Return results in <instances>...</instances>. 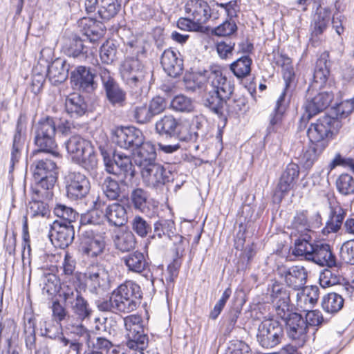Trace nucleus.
Instances as JSON below:
<instances>
[{
	"label": "nucleus",
	"mask_w": 354,
	"mask_h": 354,
	"mask_svg": "<svg viewBox=\"0 0 354 354\" xmlns=\"http://www.w3.org/2000/svg\"><path fill=\"white\" fill-rule=\"evenodd\" d=\"M234 84L227 79L219 66L212 67L207 74L203 105L219 118L227 120L224 105L229 116H236L246 111L247 98L234 93Z\"/></svg>",
	"instance_id": "obj_1"
},
{
	"label": "nucleus",
	"mask_w": 354,
	"mask_h": 354,
	"mask_svg": "<svg viewBox=\"0 0 354 354\" xmlns=\"http://www.w3.org/2000/svg\"><path fill=\"white\" fill-rule=\"evenodd\" d=\"M142 298L140 286L135 281L128 280L118 286L109 299L99 301L97 306L100 311L129 313L137 309Z\"/></svg>",
	"instance_id": "obj_2"
},
{
	"label": "nucleus",
	"mask_w": 354,
	"mask_h": 354,
	"mask_svg": "<svg viewBox=\"0 0 354 354\" xmlns=\"http://www.w3.org/2000/svg\"><path fill=\"white\" fill-rule=\"evenodd\" d=\"M56 124L53 118L46 116L40 118L34 127V144L35 154L44 153L46 156L59 158L58 146L56 141Z\"/></svg>",
	"instance_id": "obj_3"
},
{
	"label": "nucleus",
	"mask_w": 354,
	"mask_h": 354,
	"mask_svg": "<svg viewBox=\"0 0 354 354\" xmlns=\"http://www.w3.org/2000/svg\"><path fill=\"white\" fill-rule=\"evenodd\" d=\"M98 149L102 156L105 169L109 174L122 175L124 180H131L136 174L134 165L130 156L122 153H116L106 140L101 143H97Z\"/></svg>",
	"instance_id": "obj_4"
},
{
	"label": "nucleus",
	"mask_w": 354,
	"mask_h": 354,
	"mask_svg": "<svg viewBox=\"0 0 354 354\" xmlns=\"http://www.w3.org/2000/svg\"><path fill=\"white\" fill-rule=\"evenodd\" d=\"M119 70L122 80L130 87L142 88L153 77V71L138 57H126Z\"/></svg>",
	"instance_id": "obj_5"
},
{
	"label": "nucleus",
	"mask_w": 354,
	"mask_h": 354,
	"mask_svg": "<svg viewBox=\"0 0 354 354\" xmlns=\"http://www.w3.org/2000/svg\"><path fill=\"white\" fill-rule=\"evenodd\" d=\"M65 146L73 161L85 170L90 171L97 167V156L89 140L75 135L65 142Z\"/></svg>",
	"instance_id": "obj_6"
},
{
	"label": "nucleus",
	"mask_w": 354,
	"mask_h": 354,
	"mask_svg": "<svg viewBox=\"0 0 354 354\" xmlns=\"http://www.w3.org/2000/svg\"><path fill=\"white\" fill-rule=\"evenodd\" d=\"M342 127L341 121L335 117L324 115L312 123L307 131L311 143L324 145L326 148L330 139L337 133Z\"/></svg>",
	"instance_id": "obj_7"
},
{
	"label": "nucleus",
	"mask_w": 354,
	"mask_h": 354,
	"mask_svg": "<svg viewBox=\"0 0 354 354\" xmlns=\"http://www.w3.org/2000/svg\"><path fill=\"white\" fill-rule=\"evenodd\" d=\"M97 74L100 78L102 91L106 100L114 106L122 107L126 104L127 93L115 77L114 73L99 66Z\"/></svg>",
	"instance_id": "obj_8"
},
{
	"label": "nucleus",
	"mask_w": 354,
	"mask_h": 354,
	"mask_svg": "<svg viewBox=\"0 0 354 354\" xmlns=\"http://www.w3.org/2000/svg\"><path fill=\"white\" fill-rule=\"evenodd\" d=\"M127 347L137 351H143L148 345V337L144 333L142 320L140 316L130 315L124 319Z\"/></svg>",
	"instance_id": "obj_9"
},
{
	"label": "nucleus",
	"mask_w": 354,
	"mask_h": 354,
	"mask_svg": "<svg viewBox=\"0 0 354 354\" xmlns=\"http://www.w3.org/2000/svg\"><path fill=\"white\" fill-rule=\"evenodd\" d=\"M282 324L274 319L262 321L259 325L257 340L265 348H272L279 344L283 337Z\"/></svg>",
	"instance_id": "obj_10"
},
{
	"label": "nucleus",
	"mask_w": 354,
	"mask_h": 354,
	"mask_svg": "<svg viewBox=\"0 0 354 354\" xmlns=\"http://www.w3.org/2000/svg\"><path fill=\"white\" fill-rule=\"evenodd\" d=\"M283 78L285 82V88L276 102L273 111L270 115V123L268 127L269 133L274 131V126L281 123L286 111L284 104L285 97L287 93L292 91L295 86V75L292 66L283 68Z\"/></svg>",
	"instance_id": "obj_11"
},
{
	"label": "nucleus",
	"mask_w": 354,
	"mask_h": 354,
	"mask_svg": "<svg viewBox=\"0 0 354 354\" xmlns=\"http://www.w3.org/2000/svg\"><path fill=\"white\" fill-rule=\"evenodd\" d=\"M145 139L142 131L133 126L118 127L112 131L113 142L124 149L135 151Z\"/></svg>",
	"instance_id": "obj_12"
},
{
	"label": "nucleus",
	"mask_w": 354,
	"mask_h": 354,
	"mask_svg": "<svg viewBox=\"0 0 354 354\" xmlns=\"http://www.w3.org/2000/svg\"><path fill=\"white\" fill-rule=\"evenodd\" d=\"M66 196L71 201L85 198L91 189L88 177L80 172H69L64 178Z\"/></svg>",
	"instance_id": "obj_13"
},
{
	"label": "nucleus",
	"mask_w": 354,
	"mask_h": 354,
	"mask_svg": "<svg viewBox=\"0 0 354 354\" xmlns=\"http://www.w3.org/2000/svg\"><path fill=\"white\" fill-rule=\"evenodd\" d=\"M63 297L66 304L77 319L82 321L89 319L92 314V309L88 301L82 297L77 288L67 286L63 290Z\"/></svg>",
	"instance_id": "obj_14"
},
{
	"label": "nucleus",
	"mask_w": 354,
	"mask_h": 354,
	"mask_svg": "<svg viewBox=\"0 0 354 354\" xmlns=\"http://www.w3.org/2000/svg\"><path fill=\"white\" fill-rule=\"evenodd\" d=\"M316 91L308 87L303 107L308 119L324 111L331 103L334 95L332 92L322 91L314 95Z\"/></svg>",
	"instance_id": "obj_15"
},
{
	"label": "nucleus",
	"mask_w": 354,
	"mask_h": 354,
	"mask_svg": "<svg viewBox=\"0 0 354 354\" xmlns=\"http://www.w3.org/2000/svg\"><path fill=\"white\" fill-rule=\"evenodd\" d=\"M140 172L143 182L149 187L160 188L174 180V174L168 167L158 162Z\"/></svg>",
	"instance_id": "obj_16"
},
{
	"label": "nucleus",
	"mask_w": 354,
	"mask_h": 354,
	"mask_svg": "<svg viewBox=\"0 0 354 354\" xmlns=\"http://www.w3.org/2000/svg\"><path fill=\"white\" fill-rule=\"evenodd\" d=\"M96 73L91 67L85 66H77L71 73V81L75 88L86 93H93L97 88V82L95 80Z\"/></svg>",
	"instance_id": "obj_17"
},
{
	"label": "nucleus",
	"mask_w": 354,
	"mask_h": 354,
	"mask_svg": "<svg viewBox=\"0 0 354 354\" xmlns=\"http://www.w3.org/2000/svg\"><path fill=\"white\" fill-rule=\"evenodd\" d=\"M284 320L288 336L292 340L297 341L298 346H302L307 341V324L302 315L291 310L286 313Z\"/></svg>",
	"instance_id": "obj_18"
},
{
	"label": "nucleus",
	"mask_w": 354,
	"mask_h": 354,
	"mask_svg": "<svg viewBox=\"0 0 354 354\" xmlns=\"http://www.w3.org/2000/svg\"><path fill=\"white\" fill-rule=\"evenodd\" d=\"M26 115L21 112L17 120L15 131L12 139L9 173L12 172L15 165L19 162L21 153L24 149L26 139Z\"/></svg>",
	"instance_id": "obj_19"
},
{
	"label": "nucleus",
	"mask_w": 354,
	"mask_h": 354,
	"mask_svg": "<svg viewBox=\"0 0 354 354\" xmlns=\"http://www.w3.org/2000/svg\"><path fill=\"white\" fill-rule=\"evenodd\" d=\"M298 165L289 163L283 171L274 193V200L280 203L283 197L294 187L299 177Z\"/></svg>",
	"instance_id": "obj_20"
},
{
	"label": "nucleus",
	"mask_w": 354,
	"mask_h": 354,
	"mask_svg": "<svg viewBox=\"0 0 354 354\" xmlns=\"http://www.w3.org/2000/svg\"><path fill=\"white\" fill-rule=\"evenodd\" d=\"M278 275L283 279L286 285L294 290H301L307 282L308 272L301 266H286L278 269Z\"/></svg>",
	"instance_id": "obj_21"
},
{
	"label": "nucleus",
	"mask_w": 354,
	"mask_h": 354,
	"mask_svg": "<svg viewBox=\"0 0 354 354\" xmlns=\"http://www.w3.org/2000/svg\"><path fill=\"white\" fill-rule=\"evenodd\" d=\"M185 9L202 29L203 25L206 24L211 17L214 19L217 17L214 14V8L204 0H189L185 4Z\"/></svg>",
	"instance_id": "obj_22"
},
{
	"label": "nucleus",
	"mask_w": 354,
	"mask_h": 354,
	"mask_svg": "<svg viewBox=\"0 0 354 354\" xmlns=\"http://www.w3.org/2000/svg\"><path fill=\"white\" fill-rule=\"evenodd\" d=\"M49 236L54 244L64 249L71 245L74 240V227L72 224L54 221L50 225Z\"/></svg>",
	"instance_id": "obj_23"
},
{
	"label": "nucleus",
	"mask_w": 354,
	"mask_h": 354,
	"mask_svg": "<svg viewBox=\"0 0 354 354\" xmlns=\"http://www.w3.org/2000/svg\"><path fill=\"white\" fill-rule=\"evenodd\" d=\"M270 299L279 317H284L290 309V292L281 284L275 282L268 288Z\"/></svg>",
	"instance_id": "obj_24"
},
{
	"label": "nucleus",
	"mask_w": 354,
	"mask_h": 354,
	"mask_svg": "<svg viewBox=\"0 0 354 354\" xmlns=\"http://www.w3.org/2000/svg\"><path fill=\"white\" fill-rule=\"evenodd\" d=\"M203 120L196 116L191 121L180 120L176 133L174 138L185 142H196L199 137L198 131L203 127Z\"/></svg>",
	"instance_id": "obj_25"
},
{
	"label": "nucleus",
	"mask_w": 354,
	"mask_h": 354,
	"mask_svg": "<svg viewBox=\"0 0 354 354\" xmlns=\"http://www.w3.org/2000/svg\"><path fill=\"white\" fill-rule=\"evenodd\" d=\"M50 157L44 153L37 155L35 153H32L30 159L32 161L30 169L32 170L33 178L57 175V165L54 160L50 159Z\"/></svg>",
	"instance_id": "obj_26"
},
{
	"label": "nucleus",
	"mask_w": 354,
	"mask_h": 354,
	"mask_svg": "<svg viewBox=\"0 0 354 354\" xmlns=\"http://www.w3.org/2000/svg\"><path fill=\"white\" fill-rule=\"evenodd\" d=\"M346 215V210L340 205L330 204L328 219L321 232L324 236L337 233L342 228L344 220Z\"/></svg>",
	"instance_id": "obj_27"
},
{
	"label": "nucleus",
	"mask_w": 354,
	"mask_h": 354,
	"mask_svg": "<svg viewBox=\"0 0 354 354\" xmlns=\"http://www.w3.org/2000/svg\"><path fill=\"white\" fill-rule=\"evenodd\" d=\"M160 64L165 72L170 77H176L183 73V60L181 55L171 48L164 50Z\"/></svg>",
	"instance_id": "obj_28"
},
{
	"label": "nucleus",
	"mask_w": 354,
	"mask_h": 354,
	"mask_svg": "<svg viewBox=\"0 0 354 354\" xmlns=\"http://www.w3.org/2000/svg\"><path fill=\"white\" fill-rule=\"evenodd\" d=\"M85 277L89 286L96 291L97 288L106 290L109 288V272L101 266L92 265L87 268Z\"/></svg>",
	"instance_id": "obj_29"
},
{
	"label": "nucleus",
	"mask_w": 354,
	"mask_h": 354,
	"mask_svg": "<svg viewBox=\"0 0 354 354\" xmlns=\"http://www.w3.org/2000/svg\"><path fill=\"white\" fill-rule=\"evenodd\" d=\"M311 261L321 266L330 268L337 266V261L331 246L326 243L317 241L315 245Z\"/></svg>",
	"instance_id": "obj_30"
},
{
	"label": "nucleus",
	"mask_w": 354,
	"mask_h": 354,
	"mask_svg": "<svg viewBox=\"0 0 354 354\" xmlns=\"http://www.w3.org/2000/svg\"><path fill=\"white\" fill-rule=\"evenodd\" d=\"M79 27L82 34L86 37L91 42H95L104 34V24L96 18H83L79 22Z\"/></svg>",
	"instance_id": "obj_31"
},
{
	"label": "nucleus",
	"mask_w": 354,
	"mask_h": 354,
	"mask_svg": "<svg viewBox=\"0 0 354 354\" xmlns=\"http://www.w3.org/2000/svg\"><path fill=\"white\" fill-rule=\"evenodd\" d=\"M134 162L140 171L156 163V151L154 145L150 142H145L136 149Z\"/></svg>",
	"instance_id": "obj_32"
},
{
	"label": "nucleus",
	"mask_w": 354,
	"mask_h": 354,
	"mask_svg": "<svg viewBox=\"0 0 354 354\" xmlns=\"http://www.w3.org/2000/svg\"><path fill=\"white\" fill-rule=\"evenodd\" d=\"M69 69L70 66L66 60L57 58L48 66L46 76L52 84L57 85L67 79Z\"/></svg>",
	"instance_id": "obj_33"
},
{
	"label": "nucleus",
	"mask_w": 354,
	"mask_h": 354,
	"mask_svg": "<svg viewBox=\"0 0 354 354\" xmlns=\"http://www.w3.org/2000/svg\"><path fill=\"white\" fill-rule=\"evenodd\" d=\"M64 54L68 57L77 59L80 62L86 61L92 52L80 37H74L68 44L63 47Z\"/></svg>",
	"instance_id": "obj_34"
},
{
	"label": "nucleus",
	"mask_w": 354,
	"mask_h": 354,
	"mask_svg": "<svg viewBox=\"0 0 354 354\" xmlns=\"http://www.w3.org/2000/svg\"><path fill=\"white\" fill-rule=\"evenodd\" d=\"M35 185L32 186V194L43 197L46 200H50L53 196V188L57 180L56 176H45L44 177L33 178Z\"/></svg>",
	"instance_id": "obj_35"
},
{
	"label": "nucleus",
	"mask_w": 354,
	"mask_h": 354,
	"mask_svg": "<svg viewBox=\"0 0 354 354\" xmlns=\"http://www.w3.org/2000/svg\"><path fill=\"white\" fill-rule=\"evenodd\" d=\"M88 108V103L80 94H71L66 98L65 110L72 118L77 119L83 116L87 113Z\"/></svg>",
	"instance_id": "obj_36"
},
{
	"label": "nucleus",
	"mask_w": 354,
	"mask_h": 354,
	"mask_svg": "<svg viewBox=\"0 0 354 354\" xmlns=\"http://www.w3.org/2000/svg\"><path fill=\"white\" fill-rule=\"evenodd\" d=\"M104 216L111 226L122 227L128 221L127 209L119 203L109 205L105 209Z\"/></svg>",
	"instance_id": "obj_37"
},
{
	"label": "nucleus",
	"mask_w": 354,
	"mask_h": 354,
	"mask_svg": "<svg viewBox=\"0 0 354 354\" xmlns=\"http://www.w3.org/2000/svg\"><path fill=\"white\" fill-rule=\"evenodd\" d=\"M122 261L129 272L137 274H141L149 267L147 256L140 251H135L124 256Z\"/></svg>",
	"instance_id": "obj_38"
},
{
	"label": "nucleus",
	"mask_w": 354,
	"mask_h": 354,
	"mask_svg": "<svg viewBox=\"0 0 354 354\" xmlns=\"http://www.w3.org/2000/svg\"><path fill=\"white\" fill-rule=\"evenodd\" d=\"M331 10L325 7L324 10L315 11L310 23V32L313 37H319L328 28L330 20Z\"/></svg>",
	"instance_id": "obj_39"
},
{
	"label": "nucleus",
	"mask_w": 354,
	"mask_h": 354,
	"mask_svg": "<svg viewBox=\"0 0 354 354\" xmlns=\"http://www.w3.org/2000/svg\"><path fill=\"white\" fill-rule=\"evenodd\" d=\"M180 120L172 115H165L156 121L155 131L162 138H174Z\"/></svg>",
	"instance_id": "obj_40"
},
{
	"label": "nucleus",
	"mask_w": 354,
	"mask_h": 354,
	"mask_svg": "<svg viewBox=\"0 0 354 354\" xmlns=\"http://www.w3.org/2000/svg\"><path fill=\"white\" fill-rule=\"evenodd\" d=\"M315 243L316 241H313L310 235L304 234L295 241L292 254L311 261Z\"/></svg>",
	"instance_id": "obj_41"
},
{
	"label": "nucleus",
	"mask_w": 354,
	"mask_h": 354,
	"mask_svg": "<svg viewBox=\"0 0 354 354\" xmlns=\"http://www.w3.org/2000/svg\"><path fill=\"white\" fill-rule=\"evenodd\" d=\"M330 74V70L325 58H319L316 63L313 73V81L309 86L313 89L319 90L324 86Z\"/></svg>",
	"instance_id": "obj_42"
},
{
	"label": "nucleus",
	"mask_w": 354,
	"mask_h": 354,
	"mask_svg": "<svg viewBox=\"0 0 354 354\" xmlns=\"http://www.w3.org/2000/svg\"><path fill=\"white\" fill-rule=\"evenodd\" d=\"M104 195L110 201H118L122 190L119 182L110 176H105L100 178L99 181Z\"/></svg>",
	"instance_id": "obj_43"
},
{
	"label": "nucleus",
	"mask_w": 354,
	"mask_h": 354,
	"mask_svg": "<svg viewBox=\"0 0 354 354\" xmlns=\"http://www.w3.org/2000/svg\"><path fill=\"white\" fill-rule=\"evenodd\" d=\"M113 242L116 249L122 252H130L135 248L136 238L129 230H120L115 236Z\"/></svg>",
	"instance_id": "obj_44"
},
{
	"label": "nucleus",
	"mask_w": 354,
	"mask_h": 354,
	"mask_svg": "<svg viewBox=\"0 0 354 354\" xmlns=\"http://www.w3.org/2000/svg\"><path fill=\"white\" fill-rule=\"evenodd\" d=\"M149 194L145 189L137 187L131 190L129 202L134 209L146 213L149 209Z\"/></svg>",
	"instance_id": "obj_45"
},
{
	"label": "nucleus",
	"mask_w": 354,
	"mask_h": 354,
	"mask_svg": "<svg viewBox=\"0 0 354 354\" xmlns=\"http://www.w3.org/2000/svg\"><path fill=\"white\" fill-rule=\"evenodd\" d=\"M100 10H97L98 18L109 20L117 15L121 10L122 0H99Z\"/></svg>",
	"instance_id": "obj_46"
},
{
	"label": "nucleus",
	"mask_w": 354,
	"mask_h": 354,
	"mask_svg": "<svg viewBox=\"0 0 354 354\" xmlns=\"http://www.w3.org/2000/svg\"><path fill=\"white\" fill-rule=\"evenodd\" d=\"M252 59L248 55H243L230 65V69L234 76L242 80L251 73V66Z\"/></svg>",
	"instance_id": "obj_47"
},
{
	"label": "nucleus",
	"mask_w": 354,
	"mask_h": 354,
	"mask_svg": "<svg viewBox=\"0 0 354 354\" xmlns=\"http://www.w3.org/2000/svg\"><path fill=\"white\" fill-rule=\"evenodd\" d=\"M153 230L149 235V239H162L163 236L170 237L175 230V223L172 220L160 219L153 223Z\"/></svg>",
	"instance_id": "obj_48"
},
{
	"label": "nucleus",
	"mask_w": 354,
	"mask_h": 354,
	"mask_svg": "<svg viewBox=\"0 0 354 354\" xmlns=\"http://www.w3.org/2000/svg\"><path fill=\"white\" fill-rule=\"evenodd\" d=\"M54 214L60 218L55 221L62 222L66 224H72L79 217V214L71 207L62 203H57L53 209Z\"/></svg>",
	"instance_id": "obj_49"
},
{
	"label": "nucleus",
	"mask_w": 354,
	"mask_h": 354,
	"mask_svg": "<svg viewBox=\"0 0 354 354\" xmlns=\"http://www.w3.org/2000/svg\"><path fill=\"white\" fill-rule=\"evenodd\" d=\"M344 301L342 295L335 292H330L323 297L322 306L326 312L334 314L343 308Z\"/></svg>",
	"instance_id": "obj_50"
},
{
	"label": "nucleus",
	"mask_w": 354,
	"mask_h": 354,
	"mask_svg": "<svg viewBox=\"0 0 354 354\" xmlns=\"http://www.w3.org/2000/svg\"><path fill=\"white\" fill-rule=\"evenodd\" d=\"M324 149V145L312 143L301 157L303 167L306 169H310Z\"/></svg>",
	"instance_id": "obj_51"
},
{
	"label": "nucleus",
	"mask_w": 354,
	"mask_h": 354,
	"mask_svg": "<svg viewBox=\"0 0 354 354\" xmlns=\"http://www.w3.org/2000/svg\"><path fill=\"white\" fill-rule=\"evenodd\" d=\"M132 232L141 238H145L152 233V225L139 215L135 216L131 221Z\"/></svg>",
	"instance_id": "obj_52"
},
{
	"label": "nucleus",
	"mask_w": 354,
	"mask_h": 354,
	"mask_svg": "<svg viewBox=\"0 0 354 354\" xmlns=\"http://www.w3.org/2000/svg\"><path fill=\"white\" fill-rule=\"evenodd\" d=\"M100 57L102 63L111 64L117 59V47L113 41H106L100 49Z\"/></svg>",
	"instance_id": "obj_53"
},
{
	"label": "nucleus",
	"mask_w": 354,
	"mask_h": 354,
	"mask_svg": "<svg viewBox=\"0 0 354 354\" xmlns=\"http://www.w3.org/2000/svg\"><path fill=\"white\" fill-rule=\"evenodd\" d=\"M132 117L135 122L140 124H149L153 119L147 104L134 106L132 110Z\"/></svg>",
	"instance_id": "obj_54"
},
{
	"label": "nucleus",
	"mask_w": 354,
	"mask_h": 354,
	"mask_svg": "<svg viewBox=\"0 0 354 354\" xmlns=\"http://www.w3.org/2000/svg\"><path fill=\"white\" fill-rule=\"evenodd\" d=\"M336 187L344 196L354 194V178L348 174H341L336 180Z\"/></svg>",
	"instance_id": "obj_55"
},
{
	"label": "nucleus",
	"mask_w": 354,
	"mask_h": 354,
	"mask_svg": "<svg viewBox=\"0 0 354 354\" xmlns=\"http://www.w3.org/2000/svg\"><path fill=\"white\" fill-rule=\"evenodd\" d=\"M170 105L174 111L178 112L189 113L194 108L192 100L183 95L174 97Z\"/></svg>",
	"instance_id": "obj_56"
},
{
	"label": "nucleus",
	"mask_w": 354,
	"mask_h": 354,
	"mask_svg": "<svg viewBox=\"0 0 354 354\" xmlns=\"http://www.w3.org/2000/svg\"><path fill=\"white\" fill-rule=\"evenodd\" d=\"M43 197L32 194L30 202V212L33 217L47 216L49 213L48 206L41 200Z\"/></svg>",
	"instance_id": "obj_57"
},
{
	"label": "nucleus",
	"mask_w": 354,
	"mask_h": 354,
	"mask_svg": "<svg viewBox=\"0 0 354 354\" xmlns=\"http://www.w3.org/2000/svg\"><path fill=\"white\" fill-rule=\"evenodd\" d=\"M104 213L99 209H93L81 215L80 225L82 227L93 225H97L103 223Z\"/></svg>",
	"instance_id": "obj_58"
},
{
	"label": "nucleus",
	"mask_w": 354,
	"mask_h": 354,
	"mask_svg": "<svg viewBox=\"0 0 354 354\" xmlns=\"http://www.w3.org/2000/svg\"><path fill=\"white\" fill-rule=\"evenodd\" d=\"M337 272V270L334 272L331 269H324L319 275L320 286L326 288L339 283L342 277Z\"/></svg>",
	"instance_id": "obj_59"
},
{
	"label": "nucleus",
	"mask_w": 354,
	"mask_h": 354,
	"mask_svg": "<svg viewBox=\"0 0 354 354\" xmlns=\"http://www.w3.org/2000/svg\"><path fill=\"white\" fill-rule=\"evenodd\" d=\"M237 26L234 20L227 19L221 24L214 28L212 32L217 36L228 37L232 36L237 32Z\"/></svg>",
	"instance_id": "obj_60"
},
{
	"label": "nucleus",
	"mask_w": 354,
	"mask_h": 354,
	"mask_svg": "<svg viewBox=\"0 0 354 354\" xmlns=\"http://www.w3.org/2000/svg\"><path fill=\"white\" fill-rule=\"evenodd\" d=\"M25 342L27 348L32 351L36 348L35 324L32 318L24 324Z\"/></svg>",
	"instance_id": "obj_61"
},
{
	"label": "nucleus",
	"mask_w": 354,
	"mask_h": 354,
	"mask_svg": "<svg viewBox=\"0 0 354 354\" xmlns=\"http://www.w3.org/2000/svg\"><path fill=\"white\" fill-rule=\"evenodd\" d=\"M105 247V241L102 236H97L94 242L84 248L82 251L84 254L91 257H96L101 254Z\"/></svg>",
	"instance_id": "obj_62"
},
{
	"label": "nucleus",
	"mask_w": 354,
	"mask_h": 354,
	"mask_svg": "<svg viewBox=\"0 0 354 354\" xmlns=\"http://www.w3.org/2000/svg\"><path fill=\"white\" fill-rule=\"evenodd\" d=\"M93 348L102 354H117L118 351L113 348V343L108 339L107 337L102 336L96 338L95 342L93 343Z\"/></svg>",
	"instance_id": "obj_63"
},
{
	"label": "nucleus",
	"mask_w": 354,
	"mask_h": 354,
	"mask_svg": "<svg viewBox=\"0 0 354 354\" xmlns=\"http://www.w3.org/2000/svg\"><path fill=\"white\" fill-rule=\"evenodd\" d=\"M339 257L345 263L354 265V239L346 241L342 245Z\"/></svg>",
	"instance_id": "obj_64"
}]
</instances>
